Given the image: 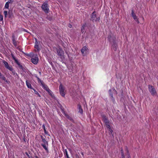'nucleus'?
<instances>
[{
	"mask_svg": "<svg viewBox=\"0 0 158 158\" xmlns=\"http://www.w3.org/2000/svg\"><path fill=\"white\" fill-rule=\"evenodd\" d=\"M11 55L12 58L14 60V61H15V62L16 63V64L18 65L19 68L21 69H22V70H23L24 69V67L18 61V60L16 58L13 54L11 53Z\"/></svg>",
	"mask_w": 158,
	"mask_h": 158,
	"instance_id": "obj_6",
	"label": "nucleus"
},
{
	"mask_svg": "<svg viewBox=\"0 0 158 158\" xmlns=\"http://www.w3.org/2000/svg\"><path fill=\"white\" fill-rule=\"evenodd\" d=\"M12 72V73L13 74V75H15V74H16L17 75H18L17 74V73H15V70H13H13L11 71Z\"/></svg>",
	"mask_w": 158,
	"mask_h": 158,
	"instance_id": "obj_36",
	"label": "nucleus"
},
{
	"mask_svg": "<svg viewBox=\"0 0 158 158\" xmlns=\"http://www.w3.org/2000/svg\"><path fill=\"white\" fill-rule=\"evenodd\" d=\"M59 91L60 95L63 97H64L65 95V93L64 91V89L63 86L60 84L59 87Z\"/></svg>",
	"mask_w": 158,
	"mask_h": 158,
	"instance_id": "obj_8",
	"label": "nucleus"
},
{
	"mask_svg": "<svg viewBox=\"0 0 158 158\" xmlns=\"http://www.w3.org/2000/svg\"><path fill=\"white\" fill-rule=\"evenodd\" d=\"M75 156L76 158H81L77 154L75 155Z\"/></svg>",
	"mask_w": 158,
	"mask_h": 158,
	"instance_id": "obj_39",
	"label": "nucleus"
},
{
	"mask_svg": "<svg viewBox=\"0 0 158 158\" xmlns=\"http://www.w3.org/2000/svg\"><path fill=\"white\" fill-rule=\"evenodd\" d=\"M31 62L34 64H36L38 62L39 58L37 55H35L34 57L32 58L31 60Z\"/></svg>",
	"mask_w": 158,
	"mask_h": 158,
	"instance_id": "obj_7",
	"label": "nucleus"
},
{
	"mask_svg": "<svg viewBox=\"0 0 158 158\" xmlns=\"http://www.w3.org/2000/svg\"><path fill=\"white\" fill-rule=\"evenodd\" d=\"M26 85L27 87L31 89H33V88H32L30 82H28L27 80H26Z\"/></svg>",
	"mask_w": 158,
	"mask_h": 158,
	"instance_id": "obj_15",
	"label": "nucleus"
},
{
	"mask_svg": "<svg viewBox=\"0 0 158 158\" xmlns=\"http://www.w3.org/2000/svg\"><path fill=\"white\" fill-rule=\"evenodd\" d=\"M42 127L45 133V134H47L48 132L46 130L44 124L43 125Z\"/></svg>",
	"mask_w": 158,
	"mask_h": 158,
	"instance_id": "obj_22",
	"label": "nucleus"
},
{
	"mask_svg": "<svg viewBox=\"0 0 158 158\" xmlns=\"http://www.w3.org/2000/svg\"><path fill=\"white\" fill-rule=\"evenodd\" d=\"M128 158H131V156H130L129 154H128Z\"/></svg>",
	"mask_w": 158,
	"mask_h": 158,
	"instance_id": "obj_48",
	"label": "nucleus"
},
{
	"mask_svg": "<svg viewBox=\"0 0 158 158\" xmlns=\"http://www.w3.org/2000/svg\"><path fill=\"white\" fill-rule=\"evenodd\" d=\"M6 69H7L9 70L10 71L13 70V69L12 67H11V66H9V65L8 66H7V67H6Z\"/></svg>",
	"mask_w": 158,
	"mask_h": 158,
	"instance_id": "obj_28",
	"label": "nucleus"
},
{
	"mask_svg": "<svg viewBox=\"0 0 158 158\" xmlns=\"http://www.w3.org/2000/svg\"><path fill=\"white\" fill-rule=\"evenodd\" d=\"M41 8L45 13H48L49 11V6L47 2H45L43 3L41 6Z\"/></svg>",
	"mask_w": 158,
	"mask_h": 158,
	"instance_id": "obj_3",
	"label": "nucleus"
},
{
	"mask_svg": "<svg viewBox=\"0 0 158 158\" xmlns=\"http://www.w3.org/2000/svg\"><path fill=\"white\" fill-rule=\"evenodd\" d=\"M36 77L37 78L38 82L40 83L41 85H43V84L44 83L43 82L41 81L38 77L36 76Z\"/></svg>",
	"mask_w": 158,
	"mask_h": 158,
	"instance_id": "obj_19",
	"label": "nucleus"
},
{
	"mask_svg": "<svg viewBox=\"0 0 158 158\" xmlns=\"http://www.w3.org/2000/svg\"><path fill=\"white\" fill-rule=\"evenodd\" d=\"M6 69H7L9 70L10 71L13 70V69L12 67H11V66H9V65L8 66H7V67H6Z\"/></svg>",
	"mask_w": 158,
	"mask_h": 158,
	"instance_id": "obj_27",
	"label": "nucleus"
},
{
	"mask_svg": "<svg viewBox=\"0 0 158 158\" xmlns=\"http://www.w3.org/2000/svg\"><path fill=\"white\" fill-rule=\"evenodd\" d=\"M87 26V24L86 23H84L83 26L81 28H82V29L85 30V27Z\"/></svg>",
	"mask_w": 158,
	"mask_h": 158,
	"instance_id": "obj_23",
	"label": "nucleus"
},
{
	"mask_svg": "<svg viewBox=\"0 0 158 158\" xmlns=\"http://www.w3.org/2000/svg\"><path fill=\"white\" fill-rule=\"evenodd\" d=\"M39 73L40 74V75L41 74V72H39Z\"/></svg>",
	"mask_w": 158,
	"mask_h": 158,
	"instance_id": "obj_52",
	"label": "nucleus"
},
{
	"mask_svg": "<svg viewBox=\"0 0 158 158\" xmlns=\"http://www.w3.org/2000/svg\"><path fill=\"white\" fill-rule=\"evenodd\" d=\"M107 129L109 131V133L112 134L113 132V131L111 129V127Z\"/></svg>",
	"mask_w": 158,
	"mask_h": 158,
	"instance_id": "obj_29",
	"label": "nucleus"
},
{
	"mask_svg": "<svg viewBox=\"0 0 158 158\" xmlns=\"http://www.w3.org/2000/svg\"><path fill=\"white\" fill-rule=\"evenodd\" d=\"M32 89L34 90V93L35 94L37 95L39 97H40V95L39 93L35 89L33 88Z\"/></svg>",
	"mask_w": 158,
	"mask_h": 158,
	"instance_id": "obj_24",
	"label": "nucleus"
},
{
	"mask_svg": "<svg viewBox=\"0 0 158 158\" xmlns=\"http://www.w3.org/2000/svg\"><path fill=\"white\" fill-rule=\"evenodd\" d=\"M41 138L42 139V140L43 143H42L41 144V146L47 152H48V142L45 139L42 135L40 136Z\"/></svg>",
	"mask_w": 158,
	"mask_h": 158,
	"instance_id": "obj_1",
	"label": "nucleus"
},
{
	"mask_svg": "<svg viewBox=\"0 0 158 158\" xmlns=\"http://www.w3.org/2000/svg\"><path fill=\"white\" fill-rule=\"evenodd\" d=\"M64 153L65 154V156H66V157H69V156L68 153L67 151L66 150H65V151L64 152Z\"/></svg>",
	"mask_w": 158,
	"mask_h": 158,
	"instance_id": "obj_31",
	"label": "nucleus"
},
{
	"mask_svg": "<svg viewBox=\"0 0 158 158\" xmlns=\"http://www.w3.org/2000/svg\"><path fill=\"white\" fill-rule=\"evenodd\" d=\"M3 63L6 68L9 65L8 64L7 62L4 61Z\"/></svg>",
	"mask_w": 158,
	"mask_h": 158,
	"instance_id": "obj_32",
	"label": "nucleus"
},
{
	"mask_svg": "<svg viewBox=\"0 0 158 158\" xmlns=\"http://www.w3.org/2000/svg\"><path fill=\"white\" fill-rule=\"evenodd\" d=\"M121 154H124L123 151V149L121 150Z\"/></svg>",
	"mask_w": 158,
	"mask_h": 158,
	"instance_id": "obj_41",
	"label": "nucleus"
},
{
	"mask_svg": "<svg viewBox=\"0 0 158 158\" xmlns=\"http://www.w3.org/2000/svg\"><path fill=\"white\" fill-rule=\"evenodd\" d=\"M69 27L70 28H71L72 27V25H71V24H69Z\"/></svg>",
	"mask_w": 158,
	"mask_h": 158,
	"instance_id": "obj_47",
	"label": "nucleus"
},
{
	"mask_svg": "<svg viewBox=\"0 0 158 158\" xmlns=\"http://www.w3.org/2000/svg\"><path fill=\"white\" fill-rule=\"evenodd\" d=\"M3 75L2 74V73L0 72V77H1Z\"/></svg>",
	"mask_w": 158,
	"mask_h": 158,
	"instance_id": "obj_51",
	"label": "nucleus"
},
{
	"mask_svg": "<svg viewBox=\"0 0 158 158\" xmlns=\"http://www.w3.org/2000/svg\"><path fill=\"white\" fill-rule=\"evenodd\" d=\"M112 47L114 51H116L117 50V44L115 43V41L113 42V44L112 45Z\"/></svg>",
	"mask_w": 158,
	"mask_h": 158,
	"instance_id": "obj_12",
	"label": "nucleus"
},
{
	"mask_svg": "<svg viewBox=\"0 0 158 158\" xmlns=\"http://www.w3.org/2000/svg\"><path fill=\"white\" fill-rule=\"evenodd\" d=\"M47 91L48 92L49 94L52 97H53V95L52 94V91L50 90L49 89H47Z\"/></svg>",
	"mask_w": 158,
	"mask_h": 158,
	"instance_id": "obj_18",
	"label": "nucleus"
},
{
	"mask_svg": "<svg viewBox=\"0 0 158 158\" xmlns=\"http://www.w3.org/2000/svg\"><path fill=\"white\" fill-rule=\"evenodd\" d=\"M78 108L79 109V112L81 114L83 113V110L81 108V107L80 105H78Z\"/></svg>",
	"mask_w": 158,
	"mask_h": 158,
	"instance_id": "obj_16",
	"label": "nucleus"
},
{
	"mask_svg": "<svg viewBox=\"0 0 158 158\" xmlns=\"http://www.w3.org/2000/svg\"><path fill=\"white\" fill-rule=\"evenodd\" d=\"M36 40V42H35V48H36L38 52H39L40 51V49L39 47V45L37 44L38 42L37 41L36 39H35Z\"/></svg>",
	"mask_w": 158,
	"mask_h": 158,
	"instance_id": "obj_13",
	"label": "nucleus"
},
{
	"mask_svg": "<svg viewBox=\"0 0 158 158\" xmlns=\"http://www.w3.org/2000/svg\"><path fill=\"white\" fill-rule=\"evenodd\" d=\"M66 117L70 120H73V119L71 117H70V116H69V115H66Z\"/></svg>",
	"mask_w": 158,
	"mask_h": 158,
	"instance_id": "obj_35",
	"label": "nucleus"
},
{
	"mask_svg": "<svg viewBox=\"0 0 158 158\" xmlns=\"http://www.w3.org/2000/svg\"><path fill=\"white\" fill-rule=\"evenodd\" d=\"M85 30L82 29V28H81V32L82 33H83L84 32Z\"/></svg>",
	"mask_w": 158,
	"mask_h": 158,
	"instance_id": "obj_44",
	"label": "nucleus"
},
{
	"mask_svg": "<svg viewBox=\"0 0 158 158\" xmlns=\"http://www.w3.org/2000/svg\"><path fill=\"white\" fill-rule=\"evenodd\" d=\"M126 151L127 152V154H129L128 148H127V147H126Z\"/></svg>",
	"mask_w": 158,
	"mask_h": 158,
	"instance_id": "obj_38",
	"label": "nucleus"
},
{
	"mask_svg": "<svg viewBox=\"0 0 158 158\" xmlns=\"http://www.w3.org/2000/svg\"><path fill=\"white\" fill-rule=\"evenodd\" d=\"M0 78L3 81H4L5 82H6V83L8 82V81L7 80H6V77L3 75L0 77Z\"/></svg>",
	"mask_w": 158,
	"mask_h": 158,
	"instance_id": "obj_20",
	"label": "nucleus"
},
{
	"mask_svg": "<svg viewBox=\"0 0 158 158\" xmlns=\"http://www.w3.org/2000/svg\"><path fill=\"white\" fill-rule=\"evenodd\" d=\"M109 93L110 96V97L111 100L114 102H115V99L113 96V93L117 94V91L115 90V89H110L109 91Z\"/></svg>",
	"mask_w": 158,
	"mask_h": 158,
	"instance_id": "obj_4",
	"label": "nucleus"
},
{
	"mask_svg": "<svg viewBox=\"0 0 158 158\" xmlns=\"http://www.w3.org/2000/svg\"><path fill=\"white\" fill-rule=\"evenodd\" d=\"M25 154L28 156V157H29V158H31V156H30L28 154V153L27 152H26Z\"/></svg>",
	"mask_w": 158,
	"mask_h": 158,
	"instance_id": "obj_40",
	"label": "nucleus"
},
{
	"mask_svg": "<svg viewBox=\"0 0 158 158\" xmlns=\"http://www.w3.org/2000/svg\"><path fill=\"white\" fill-rule=\"evenodd\" d=\"M6 69H7L9 70L10 71L13 70V69L12 67H11V66H9V65L8 66H7V67H6Z\"/></svg>",
	"mask_w": 158,
	"mask_h": 158,
	"instance_id": "obj_26",
	"label": "nucleus"
},
{
	"mask_svg": "<svg viewBox=\"0 0 158 158\" xmlns=\"http://www.w3.org/2000/svg\"><path fill=\"white\" fill-rule=\"evenodd\" d=\"M103 120L105 123L109 122V121L108 119L105 116L103 117Z\"/></svg>",
	"mask_w": 158,
	"mask_h": 158,
	"instance_id": "obj_17",
	"label": "nucleus"
},
{
	"mask_svg": "<svg viewBox=\"0 0 158 158\" xmlns=\"http://www.w3.org/2000/svg\"><path fill=\"white\" fill-rule=\"evenodd\" d=\"M105 124L106 127L107 129H108L110 127V125L109 122L105 123Z\"/></svg>",
	"mask_w": 158,
	"mask_h": 158,
	"instance_id": "obj_33",
	"label": "nucleus"
},
{
	"mask_svg": "<svg viewBox=\"0 0 158 158\" xmlns=\"http://www.w3.org/2000/svg\"><path fill=\"white\" fill-rule=\"evenodd\" d=\"M131 15L134 19L138 23H139V22L138 19L134 13L133 10H131Z\"/></svg>",
	"mask_w": 158,
	"mask_h": 158,
	"instance_id": "obj_10",
	"label": "nucleus"
},
{
	"mask_svg": "<svg viewBox=\"0 0 158 158\" xmlns=\"http://www.w3.org/2000/svg\"><path fill=\"white\" fill-rule=\"evenodd\" d=\"M88 49L87 48L86 46L83 47L81 50V52L82 54H84V52H86Z\"/></svg>",
	"mask_w": 158,
	"mask_h": 158,
	"instance_id": "obj_14",
	"label": "nucleus"
},
{
	"mask_svg": "<svg viewBox=\"0 0 158 158\" xmlns=\"http://www.w3.org/2000/svg\"><path fill=\"white\" fill-rule=\"evenodd\" d=\"M43 87L44 88V89L46 90V91L47 90V89H49L47 85H46L44 83L43 84V85H42Z\"/></svg>",
	"mask_w": 158,
	"mask_h": 158,
	"instance_id": "obj_21",
	"label": "nucleus"
},
{
	"mask_svg": "<svg viewBox=\"0 0 158 158\" xmlns=\"http://www.w3.org/2000/svg\"><path fill=\"white\" fill-rule=\"evenodd\" d=\"M4 15H5V17H6V15H7V11H4Z\"/></svg>",
	"mask_w": 158,
	"mask_h": 158,
	"instance_id": "obj_34",
	"label": "nucleus"
},
{
	"mask_svg": "<svg viewBox=\"0 0 158 158\" xmlns=\"http://www.w3.org/2000/svg\"><path fill=\"white\" fill-rule=\"evenodd\" d=\"M36 54H34L33 53H31L30 54H28L27 55L31 57L34 58V56Z\"/></svg>",
	"mask_w": 158,
	"mask_h": 158,
	"instance_id": "obj_25",
	"label": "nucleus"
},
{
	"mask_svg": "<svg viewBox=\"0 0 158 158\" xmlns=\"http://www.w3.org/2000/svg\"><path fill=\"white\" fill-rule=\"evenodd\" d=\"M122 158H125V156L124 154H121Z\"/></svg>",
	"mask_w": 158,
	"mask_h": 158,
	"instance_id": "obj_43",
	"label": "nucleus"
},
{
	"mask_svg": "<svg viewBox=\"0 0 158 158\" xmlns=\"http://www.w3.org/2000/svg\"><path fill=\"white\" fill-rule=\"evenodd\" d=\"M111 37V36H108V39L110 41V38Z\"/></svg>",
	"mask_w": 158,
	"mask_h": 158,
	"instance_id": "obj_46",
	"label": "nucleus"
},
{
	"mask_svg": "<svg viewBox=\"0 0 158 158\" xmlns=\"http://www.w3.org/2000/svg\"><path fill=\"white\" fill-rule=\"evenodd\" d=\"M12 40L13 44L15 47H16L17 46V43H18V42L15 40V36L14 35H13L12 36Z\"/></svg>",
	"mask_w": 158,
	"mask_h": 158,
	"instance_id": "obj_11",
	"label": "nucleus"
},
{
	"mask_svg": "<svg viewBox=\"0 0 158 158\" xmlns=\"http://www.w3.org/2000/svg\"><path fill=\"white\" fill-rule=\"evenodd\" d=\"M67 158H70L69 157H67Z\"/></svg>",
	"mask_w": 158,
	"mask_h": 158,
	"instance_id": "obj_53",
	"label": "nucleus"
},
{
	"mask_svg": "<svg viewBox=\"0 0 158 158\" xmlns=\"http://www.w3.org/2000/svg\"><path fill=\"white\" fill-rule=\"evenodd\" d=\"M12 0H9L7 2H8V3H12Z\"/></svg>",
	"mask_w": 158,
	"mask_h": 158,
	"instance_id": "obj_42",
	"label": "nucleus"
},
{
	"mask_svg": "<svg viewBox=\"0 0 158 158\" xmlns=\"http://www.w3.org/2000/svg\"><path fill=\"white\" fill-rule=\"evenodd\" d=\"M56 52L58 55L60 56H62L64 55V52L61 48H57Z\"/></svg>",
	"mask_w": 158,
	"mask_h": 158,
	"instance_id": "obj_9",
	"label": "nucleus"
},
{
	"mask_svg": "<svg viewBox=\"0 0 158 158\" xmlns=\"http://www.w3.org/2000/svg\"><path fill=\"white\" fill-rule=\"evenodd\" d=\"M90 20L93 22H97L99 21L100 18L97 17L96 11H94L91 14L90 16Z\"/></svg>",
	"mask_w": 158,
	"mask_h": 158,
	"instance_id": "obj_5",
	"label": "nucleus"
},
{
	"mask_svg": "<svg viewBox=\"0 0 158 158\" xmlns=\"http://www.w3.org/2000/svg\"><path fill=\"white\" fill-rule=\"evenodd\" d=\"M148 89L149 92L152 96L157 95V92L154 86L151 85H148Z\"/></svg>",
	"mask_w": 158,
	"mask_h": 158,
	"instance_id": "obj_2",
	"label": "nucleus"
},
{
	"mask_svg": "<svg viewBox=\"0 0 158 158\" xmlns=\"http://www.w3.org/2000/svg\"><path fill=\"white\" fill-rule=\"evenodd\" d=\"M8 15H9V18H11V15L9 13L8 14Z\"/></svg>",
	"mask_w": 158,
	"mask_h": 158,
	"instance_id": "obj_45",
	"label": "nucleus"
},
{
	"mask_svg": "<svg viewBox=\"0 0 158 158\" xmlns=\"http://www.w3.org/2000/svg\"><path fill=\"white\" fill-rule=\"evenodd\" d=\"M81 154L83 156H84V154H83V153L82 152H81Z\"/></svg>",
	"mask_w": 158,
	"mask_h": 158,
	"instance_id": "obj_49",
	"label": "nucleus"
},
{
	"mask_svg": "<svg viewBox=\"0 0 158 158\" xmlns=\"http://www.w3.org/2000/svg\"><path fill=\"white\" fill-rule=\"evenodd\" d=\"M3 75L2 74V73L0 72V77H1Z\"/></svg>",
	"mask_w": 158,
	"mask_h": 158,
	"instance_id": "obj_50",
	"label": "nucleus"
},
{
	"mask_svg": "<svg viewBox=\"0 0 158 158\" xmlns=\"http://www.w3.org/2000/svg\"><path fill=\"white\" fill-rule=\"evenodd\" d=\"M9 7V3L8 2H6L5 5V8L6 9L8 8Z\"/></svg>",
	"mask_w": 158,
	"mask_h": 158,
	"instance_id": "obj_30",
	"label": "nucleus"
},
{
	"mask_svg": "<svg viewBox=\"0 0 158 158\" xmlns=\"http://www.w3.org/2000/svg\"><path fill=\"white\" fill-rule=\"evenodd\" d=\"M3 20V16L2 15H0V21H2Z\"/></svg>",
	"mask_w": 158,
	"mask_h": 158,
	"instance_id": "obj_37",
	"label": "nucleus"
}]
</instances>
